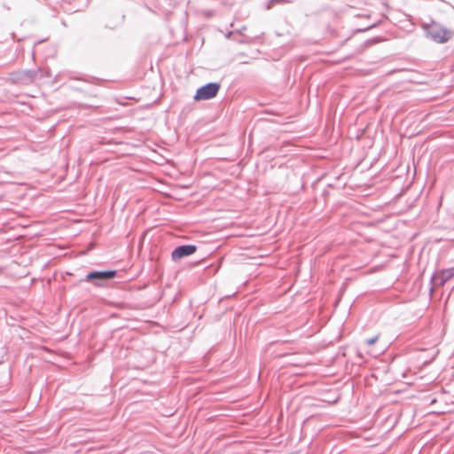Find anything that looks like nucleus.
<instances>
[{
	"instance_id": "obj_5",
	"label": "nucleus",
	"mask_w": 454,
	"mask_h": 454,
	"mask_svg": "<svg viewBox=\"0 0 454 454\" xmlns=\"http://www.w3.org/2000/svg\"><path fill=\"white\" fill-rule=\"evenodd\" d=\"M452 277H454V267L435 273L432 280L434 286H443Z\"/></svg>"
},
{
	"instance_id": "obj_6",
	"label": "nucleus",
	"mask_w": 454,
	"mask_h": 454,
	"mask_svg": "<svg viewBox=\"0 0 454 454\" xmlns=\"http://www.w3.org/2000/svg\"><path fill=\"white\" fill-rule=\"evenodd\" d=\"M377 340H378V336H375V337H373V338L368 339V340H366V344H367L368 346H372V345H373V344L377 341Z\"/></svg>"
},
{
	"instance_id": "obj_4",
	"label": "nucleus",
	"mask_w": 454,
	"mask_h": 454,
	"mask_svg": "<svg viewBox=\"0 0 454 454\" xmlns=\"http://www.w3.org/2000/svg\"><path fill=\"white\" fill-rule=\"evenodd\" d=\"M197 250L196 246L193 245H184L179 246L172 252V260L176 262L185 256H189L194 254Z\"/></svg>"
},
{
	"instance_id": "obj_3",
	"label": "nucleus",
	"mask_w": 454,
	"mask_h": 454,
	"mask_svg": "<svg viewBox=\"0 0 454 454\" xmlns=\"http://www.w3.org/2000/svg\"><path fill=\"white\" fill-rule=\"evenodd\" d=\"M116 272L114 270L109 271H93L86 276L87 281H94L96 285L99 286L103 281L114 278Z\"/></svg>"
},
{
	"instance_id": "obj_1",
	"label": "nucleus",
	"mask_w": 454,
	"mask_h": 454,
	"mask_svg": "<svg viewBox=\"0 0 454 454\" xmlns=\"http://www.w3.org/2000/svg\"><path fill=\"white\" fill-rule=\"evenodd\" d=\"M422 28L427 37L436 43H445L451 38V31L437 22L423 23Z\"/></svg>"
},
{
	"instance_id": "obj_2",
	"label": "nucleus",
	"mask_w": 454,
	"mask_h": 454,
	"mask_svg": "<svg viewBox=\"0 0 454 454\" xmlns=\"http://www.w3.org/2000/svg\"><path fill=\"white\" fill-rule=\"evenodd\" d=\"M220 89V85L215 82L207 83L197 90L194 96L196 101L208 100L216 96Z\"/></svg>"
}]
</instances>
